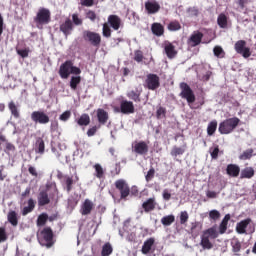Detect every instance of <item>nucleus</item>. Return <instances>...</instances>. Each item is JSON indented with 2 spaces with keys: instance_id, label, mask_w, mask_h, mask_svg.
Returning a JSON list of instances; mask_svg holds the SVG:
<instances>
[{
  "instance_id": "864d4df0",
  "label": "nucleus",
  "mask_w": 256,
  "mask_h": 256,
  "mask_svg": "<svg viewBox=\"0 0 256 256\" xmlns=\"http://www.w3.org/2000/svg\"><path fill=\"white\" fill-rule=\"evenodd\" d=\"M9 239V236L7 235V230L5 227H0V243H5Z\"/></svg>"
},
{
  "instance_id": "bb28decb",
  "label": "nucleus",
  "mask_w": 256,
  "mask_h": 256,
  "mask_svg": "<svg viewBox=\"0 0 256 256\" xmlns=\"http://www.w3.org/2000/svg\"><path fill=\"white\" fill-rule=\"evenodd\" d=\"M153 245H155V238L147 239L142 246L143 255L149 254L151 252V249L153 248Z\"/></svg>"
},
{
  "instance_id": "412c9836",
  "label": "nucleus",
  "mask_w": 256,
  "mask_h": 256,
  "mask_svg": "<svg viewBox=\"0 0 256 256\" xmlns=\"http://www.w3.org/2000/svg\"><path fill=\"white\" fill-rule=\"evenodd\" d=\"M156 207H157V202L155 201V197L148 198L142 204V208L144 209L145 213H151V211H155Z\"/></svg>"
},
{
  "instance_id": "e433bc0d",
  "label": "nucleus",
  "mask_w": 256,
  "mask_h": 256,
  "mask_svg": "<svg viewBox=\"0 0 256 256\" xmlns=\"http://www.w3.org/2000/svg\"><path fill=\"white\" fill-rule=\"evenodd\" d=\"M215 131H217V120H212L210 123H208L207 135L209 137H213V135H215Z\"/></svg>"
},
{
  "instance_id": "f257e3e1",
  "label": "nucleus",
  "mask_w": 256,
  "mask_h": 256,
  "mask_svg": "<svg viewBox=\"0 0 256 256\" xmlns=\"http://www.w3.org/2000/svg\"><path fill=\"white\" fill-rule=\"evenodd\" d=\"M239 123L241 120L238 117L228 118L219 124L218 131L221 135H229L239 127Z\"/></svg>"
},
{
  "instance_id": "5fc2aeb1",
  "label": "nucleus",
  "mask_w": 256,
  "mask_h": 256,
  "mask_svg": "<svg viewBox=\"0 0 256 256\" xmlns=\"http://www.w3.org/2000/svg\"><path fill=\"white\" fill-rule=\"evenodd\" d=\"M143 59H144L143 51L135 50L134 51V61H136V63H141V61H143Z\"/></svg>"
},
{
  "instance_id": "5701e85b",
  "label": "nucleus",
  "mask_w": 256,
  "mask_h": 256,
  "mask_svg": "<svg viewBox=\"0 0 256 256\" xmlns=\"http://www.w3.org/2000/svg\"><path fill=\"white\" fill-rule=\"evenodd\" d=\"M226 173L229 175V177H239L241 168L237 164H228L226 167Z\"/></svg>"
},
{
  "instance_id": "aec40b11",
  "label": "nucleus",
  "mask_w": 256,
  "mask_h": 256,
  "mask_svg": "<svg viewBox=\"0 0 256 256\" xmlns=\"http://www.w3.org/2000/svg\"><path fill=\"white\" fill-rule=\"evenodd\" d=\"M95 204L89 199H86L80 209L81 215H91V211H93Z\"/></svg>"
},
{
  "instance_id": "7c9ffc66",
  "label": "nucleus",
  "mask_w": 256,
  "mask_h": 256,
  "mask_svg": "<svg viewBox=\"0 0 256 256\" xmlns=\"http://www.w3.org/2000/svg\"><path fill=\"white\" fill-rule=\"evenodd\" d=\"M202 227L203 225H201V222H192L190 228L192 237H199V233L201 232Z\"/></svg>"
},
{
  "instance_id": "3c124183",
  "label": "nucleus",
  "mask_w": 256,
  "mask_h": 256,
  "mask_svg": "<svg viewBox=\"0 0 256 256\" xmlns=\"http://www.w3.org/2000/svg\"><path fill=\"white\" fill-rule=\"evenodd\" d=\"M102 35L103 37H106V38L111 37V27H109V24L107 23L103 24Z\"/></svg>"
},
{
  "instance_id": "79ce46f5",
  "label": "nucleus",
  "mask_w": 256,
  "mask_h": 256,
  "mask_svg": "<svg viewBox=\"0 0 256 256\" xmlns=\"http://www.w3.org/2000/svg\"><path fill=\"white\" fill-rule=\"evenodd\" d=\"M65 185H66V191L67 193H71L73 190V184L75 183V180H73V177L71 176H65L64 177Z\"/></svg>"
},
{
  "instance_id": "c9c22d12",
  "label": "nucleus",
  "mask_w": 256,
  "mask_h": 256,
  "mask_svg": "<svg viewBox=\"0 0 256 256\" xmlns=\"http://www.w3.org/2000/svg\"><path fill=\"white\" fill-rule=\"evenodd\" d=\"M161 223L164 227H170L175 223V215L170 214L161 218Z\"/></svg>"
},
{
  "instance_id": "69168bd1",
  "label": "nucleus",
  "mask_w": 256,
  "mask_h": 256,
  "mask_svg": "<svg viewBox=\"0 0 256 256\" xmlns=\"http://www.w3.org/2000/svg\"><path fill=\"white\" fill-rule=\"evenodd\" d=\"M28 173H30L32 177H39V173H37V168L33 166L28 167Z\"/></svg>"
},
{
  "instance_id": "20e7f679",
  "label": "nucleus",
  "mask_w": 256,
  "mask_h": 256,
  "mask_svg": "<svg viewBox=\"0 0 256 256\" xmlns=\"http://www.w3.org/2000/svg\"><path fill=\"white\" fill-rule=\"evenodd\" d=\"M34 23L38 29H43V25H49L51 23V11L47 8H39L34 17Z\"/></svg>"
},
{
  "instance_id": "393cba45",
  "label": "nucleus",
  "mask_w": 256,
  "mask_h": 256,
  "mask_svg": "<svg viewBox=\"0 0 256 256\" xmlns=\"http://www.w3.org/2000/svg\"><path fill=\"white\" fill-rule=\"evenodd\" d=\"M151 31L156 37H161L165 34V27L161 23L155 22L151 25Z\"/></svg>"
},
{
  "instance_id": "a19ab883",
  "label": "nucleus",
  "mask_w": 256,
  "mask_h": 256,
  "mask_svg": "<svg viewBox=\"0 0 256 256\" xmlns=\"http://www.w3.org/2000/svg\"><path fill=\"white\" fill-rule=\"evenodd\" d=\"M113 253V246H111V243H105L102 246L101 256H109Z\"/></svg>"
},
{
  "instance_id": "a211bd4d",
  "label": "nucleus",
  "mask_w": 256,
  "mask_h": 256,
  "mask_svg": "<svg viewBox=\"0 0 256 256\" xmlns=\"http://www.w3.org/2000/svg\"><path fill=\"white\" fill-rule=\"evenodd\" d=\"M252 221L251 218H246L238 222L236 224V232L239 233V235H245V233H247V227H249Z\"/></svg>"
},
{
  "instance_id": "0eeeda50",
  "label": "nucleus",
  "mask_w": 256,
  "mask_h": 256,
  "mask_svg": "<svg viewBox=\"0 0 256 256\" xmlns=\"http://www.w3.org/2000/svg\"><path fill=\"white\" fill-rule=\"evenodd\" d=\"M145 87L150 91H155L161 87V79L158 77L157 74H148L145 80Z\"/></svg>"
},
{
  "instance_id": "c03bdc74",
  "label": "nucleus",
  "mask_w": 256,
  "mask_h": 256,
  "mask_svg": "<svg viewBox=\"0 0 256 256\" xmlns=\"http://www.w3.org/2000/svg\"><path fill=\"white\" fill-rule=\"evenodd\" d=\"M217 23L221 29H225L227 27V16L225 14H220Z\"/></svg>"
},
{
  "instance_id": "680f3d73",
  "label": "nucleus",
  "mask_w": 256,
  "mask_h": 256,
  "mask_svg": "<svg viewBox=\"0 0 256 256\" xmlns=\"http://www.w3.org/2000/svg\"><path fill=\"white\" fill-rule=\"evenodd\" d=\"M82 7H93L95 0H81Z\"/></svg>"
},
{
  "instance_id": "8fccbe9b",
  "label": "nucleus",
  "mask_w": 256,
  "mask_h": 256,
  "mask_svg": "<svg viewBox=\"0 0 256 256\" xmlns=\"http://www.w3.org/2000/svg\"><path fill=\"white\" fill-rule=\"evenodd\" d=\"M72 23L73 26L76 25L77 27L83 25V19L79 18V14L74 13L72 14Z\"/></svg>"
},
{
  "instance_id": "6e6552de",
  "label": "nucleus",
  "mask_w": 256,
  "mask_h": 256,
  "mask_svg": "<svg viewBox=\"0 0 256 256\" xmlns=\"http://www.w3.org/2000/svg\"><path fill=\"white\" fill-rule=\"evenodd\" d=\"M234 49L238 55H242L244 59H249L251 48L247 47V42L245 40H238L234 45Z\"/></svg>"
},
{
  "instance_id": "ea45409f",
  "label": "nucleus",
  "mask_w": 256,
  "mask_h": 256,
  "mask_svg": "<svg viewBox=\"0 0 256 256\" xmlns=\"http://www.w3.org/2000/svg\"><path fill=\"white\" fill-rule=\"evenodd\" d=\"M93 167L95 169V177H97V179H103V177H105V170H103V166H101V164H95Z\"/></svg>"
},
{
  "instance_id": "6e6d98bb",
  "label": "nucleus",
  "mask_w": 256,
  "mask_h": 256,
  "mask_svg": "<svg viewBox=\"0 0 256 256\" xmlns=\"http://www.w3.org/2000/svg\"><path fill=\"white\" fill-rule=\"evenodd\" d=\"M209 218L212 220V221H217L218 219L221 218V213L218 211V210H211L209 212Z\"/></svg>"
},
{
  "instance_id": "cd10ccee",
  "label": "nucleus",
  "mask_w": 256,
  "mask_h": 256,
  "mask_svg": "<svg viewBox=\"0 0 256 256\" xmlns=\"http://www.w3.org/2000/svg\"><path fill=\"white\" fill-rule=\"evenodd\" d=\"M35 153L43 155L45 153V140L42 137H38L35 143Z\"/></svg>"
},
{
  "instance_id": "72a5a7b5",
  "label": "nucleus",
  "mask_w": 256,
  "mask_h": 256,
  "mask_svg": "<svg viewBox=\"0 0 256 256\" xmlns=\"http://www.w3.org/2000/svg\"><path fill=\"white\" fill-rule=\"evenodd\" d=\"M230 219H231V215L226 214L224 216V218L221 221L220 226H219L220 235H223V233H225L227 231V225H228Z\"/></svg>"
},
{
  "instance_id": "052dcab7",
  "label": "nucleus",
  "mask_w": 256,
  "mask_h": 256,
  "mask_svg": "<svg viewBox=\"0 0 256 256\" xmlns=\"http://www.w3.org/2000/svg\"><path fill=\"white\" fill-rule=\"evenodd\" d=\"M60 121H69L71 119V111L67 110L59 117Z\"/></svg>"
},
{
  "instance_id": "423d86ee",
  "label": "nucleus",
  "mask_w": 256,
  "mask_h": 256,
  "mask_svg": "<svg viewBox=\"0 0 256 256\" xmlns=\"http://www.w3.org/2000/svg\"><path fill=\"white\" fill-rule=\"evenodd\" d=\"M30 117L33 123H36V125H47V123L50 121L49 115H47L45 111L41 110L33 111Z\"/></svg>"
},
{
  "instance_id": "603ef678",
  "label": "nucleus",
  "mask_w": 256,
  "mask_h": 256,
  "mask_svg": "<svg viewBox=\"0 0 256 256\" xmlns=\"http://www.w3.org/2000/svg\"><path fill=\"white\" fill-rule=\"evenodd\" d=\"M187 221H189V213H187V211H182L180 213V225H186Z\"/></svg>"
},
{
  "instance_id": "4d7b16f0",
  "label": "nucleus",
  "mask_w": 256,
  "mask_h": 256,
  "mask_svg": "<svg viewBox=\"0 0 256 256\" xmlns=\"http://www.w3.org/2000/svg\"><path fill=\"white\" fill-rule=\"evenodd\" d=\"M168 29L169 31H179V29H181V24L177 21L170 22L168 24Z\"/></svg>"
},
{
  "instance_id": "4468645a",
  "label": "nucleus",
  "mask_w": 256,
  "mask_h": 256,
  "mask_svg": "<svg viewBox=\"0 0 256 256\" xmlns=\"http://www.w3.org/2000/svg\"><path fill=\"white\" fill-rule=\"evenodd\" d=\"M71 65L73 62L71 60H67L63 64H61L59 69V75L61 79H69V75H71Z\"/></svg>"
},
{
  "instance_id": "13d9d810",
  "label": "nucleus",
  "mask_w": 256,
  "mask_h": 256,
  "mask_svg": "<svg viewBox=\"0 0 256 256\" xmlns=\"http://www.w3.org/2000/svg\"><path fill=\"white\" fill-rule=\"evenodd\" d=\"M86 19H89L92 21V23H95V21H97V13H95L93 10H88L86 12Z\"/></svg>"
},
{
  "instance_id": "9d476101",
  "label": "nucleus",
  "mask_w": 256,
  "mask_h": 256,
  "mask_svg": "<svg viewBox=\"0 0 256 256\" xmlns=\"http://www.w3.org/2000/svg\"><path fill=\"white\" fill-rule=\"evenodd\" d=\"M115 187L118 191H120V198L127 199V196L130 195L131 189L129 188V184L123 179H118L115 181Z\"/></svg>"
},
{
  "instance_id": "ddd939ff",
  "label": "nucleus",
  "mask_w": 256,
  "mask_h": 256,
  "mask_svg": "<svg viewBox=\"0 0 256 256\" xmlns=\"http://www.w3.org/2000/svg\"><path fill=\"white\" fill-rule=\"evenodd\" d=\"M120 112L123 113V115H131L135 113V105L131 101L123 100L120 103Z\"/></svg>"
},
{
  "instance_id": "a878e982",
  "label": "nucleus",
  "mask_w": 256,
  "mask_h": 256,
  "mask_svg": "<svg viewBox=\"0 0 256 256\" xmlns=\"http://www.w3.org/2000/svg\"><path fill=\"white\" fill-rule=\"evenodd\" d=\"M8 109L14 119H21V112L19 111V107H17V104H15L14 101H10L8 103Z\"/></svg>"
},
{
  "instance_id": "de8ad7c7",
  "label": "nucleus",
  "mask_w": 256,
  "mask_h": 256,
  "mask_svg": "<svg viewBox=\"0 0 256 256\" xmlns=\"http://www.w3.org/2000/svg\"><path fill=\"white\" fill-rule=\"evenodd\" d=\"M167 115V109L163 106H160L156 111L157 119H165Z\"/></svg>"
},
{
  "instance_id": "f03ea898",
  "label": "nucleus",
  "mask_w": 256,
  "mask_h": 256,
  "mask_svg": "<svg viewBox=\"0 0 256 256\" xmlns=\"http://www.w3.org/2000/svg\"><path fill=\"white\" fill-rule=\"evenodd\" d=\"M219 237V232L216 227H210L203 231L201 235L200 245L205 250H210L213 247V243L209 239H217Z\"/></svg>"
},
{
  "instance_id": "39448f33",
  "label": "nucleus",
  "mask_w": 256,
  "mask_h": 256,
  "mask_svg": "<svg viewBox=\"0 0 256 256\" xmlns=\"http://www.w3.org/2000/svg\"><path fill=\"white\" fill-rule=\"evenodd\" d=\"M180 97L182 99H186L187 103L191 105V103H195V93L193 92V89H191V86L187 84L186 82L180 83Z\"/></svg>"
},
{
  "instance_id": "c85d7f7f",
  "label": "nucleus",
  "mask_w": 256,
  "mask_h": 256,
  "mask_svg": "<svg viewBox=\"0 0 256 256\" xmlns=\"http://www.w3.org/2000/svg\"><path fill=\"white\" fill-rule=\"evenodd\" d=\"M255 176V170L253 167H246L241 170L240 179H252Z\"/></svg>"
},
{
  "instance_id": "58836bf2",
  "label": "nucleus",
  "mask_w": 256,
  "mask_h": 256,
  "mask_svg": "<svg viewBox=\"0 0 256 256\" xmlns=\"http://www.w3.org/2000/svg\"><path fill=\"white\" fill-rule=\"evenodd\" d=\"M253 153H255V150H253L252 148H249V149L245 150L239 156L240 161H247V160L251 159V157H253Z\"/></svg>"
},
{
  "instance_id": "f704fd0d",
  "label": "nucleus",
  "mask_w": 256,
  "mask_h": 256,
  "mask_svg": "<svg viewBox=\"0 0 256 256\" xmlns=\"http://www.w3.org/2000/svg\"><path fill=\"white\" fill-rule=\"evenodd\" d=\"M8 221L12 224L13 227L19 225V219L17 218V212L11 210L7 215Z\"/></svg>"
},
{
  "instance_id": "e2e57ef3",
  "label": "nucleus",
  "mask_w": 256,
  "mask_h": 256,
  "mask_svg": "<svg viewBox=\"0 0 256 256\" xmlns=\"http://www.w3.org/2000/svg\"><path fill=\"white\" fill-rule=\"evenodd\" d=\"M17 53L22 57V59L29 57V50L27 49H19L17 50Z\"/></svg>"
},
{
  "instance_id": "bf43d9fd",
  "label": "nucleus",
  "mask_w": 256,
  "mask_h": 256,
  "mask_svg": "<svg viewBox=\"0 0 256 256\" xmlns=\"http://www.w3.org/2000/svg\"><path fill=\"white\" fill-rule=\"evenodd\" d=\"M153 177H155V168L152 167L147 172V174L145 176V180L147 181V183H149V181H151L153 179Z\"/></svg>"
},
{
  "instance_id": "338daca9",
  "label": "nucleus",
  "mask_w": 256,
  "mask_h": 256,
  "mask_svg": "<svg viewBox=\"0 0 256 256\" xmlns=\"http://www.w3.org/2000/svg\"><path fill=\"white\" fill-rule=\"evenodd\" d=\"M97 126H93L92 128H89L87 131L88 137H93L97 133Z\"/></svg>"
},
{
  "instance_id": "1a4fd4ad",
  "label": "nucleus",
  "mask_w": 256,
  "mask_h": 256,
  "mask_svg": "<svg viewBox=\"0 0 256 256\" xmlns=\"http://www.w3.org/2000/svg\"><path fill=\"white\" fill-rule=\"evenodd\" d=\"M84 41H88L93 47H99L101 45V35L96 32L85 30L83 32Z\"/></svg>"
},
{
  "instance_id": "a18cd8bd",
  "label": "nucleus",
  "mask_w": 256,
  "mask_h": 256,
  "mask_svg": "<svg viewBox=\"0 0 256 256\" xmlns=\"http://www.w3.org/2000/svg\"><path fill=\"white\" fill-rule=\"evenodd\" d=\"M231 247H232L233 253H235V255H239L237 253H239L241 251V247H242L241 241H239L237 239L232 241L231 242Z\"/></svg>"
},
{
  "instance_id": "49530a36",
  "label": "nucleus",
  "mask_w": 256,
  "mask_h": 256,
  "mask_svg": "<svg viewBox=\"0 0 256 256\" xmlns=\"http://www.w3.org/2000/svg\"><path fill=\"white\" fill-rule=\"evenodd\" d=\"M213 53L215 57H218V59H223V57H225V51L221 46H215L213 49Z\"/></svg>"
},
{
  "instance_id": "9b49d317",
  "label": "nucleus",
  "mask_w": 256,
  "mask_h": 256,
  "mask_svg": "<svg viewBox=\"0 0 256 256\" xmlns=\"http://www.w3.org/2000/svg\"><path fill=\"white\" fill-rule=\"evenodd\" d=\"M132 151L136 155H147L149 153V145L145 141L134 142L132 144Z\"/></svg>"
},
{
  "instance_id": "f8f14e48",
  "label": "nucleus",
  "mask_w": 256,
  "mask_h": 256,
  "mask_svg": "<svg viewBox=\"0 0 256 256\" xmlns=\"http://www.w3.org/2000/svg\"><path fill=\"white\" fill-rule=\"evenodd\" d=\"M73 21H71V18H66L65 21L60 24V31L63 33V35L67 38L71 33H73Z\"/></svg>"
},
{
  "instance_id": "2f4dec72",
  "label": "nucleus",
  "mask_w": 256,
  "mask_h": 256,
  "mask_svg": "<svg viewBox=\"0 0 256 256\" xmlns=\"http://www.w3.org/2000/svg\"><path fill=\"white\" fill-rule=\"evenodd\" d=\"M28 206H25L22 209V215L23 217H25L26 215H29V213H33L34 209H35V200H33V198H30L27 202Z\"/></svg>"
},
{
  "instance_id": "f3484780",
  "label": "nucleus",
  "mask_w": 256,
  "mask_h": 256,
  "mask_svg": "<svg viewBox=\"0 0 256 256\" xmlns=\"http://www.w3.org/2000/svg\"><path fill=\"white\" fill-rule=\"evenodd\" d=\"M145 9L149 15H155V13H159L161 5L155 0L147 1L145 2Z\"/></svg>"
},
{
  "instance_id": "4be33fe9",
  "label": "nucleus",
  "mask_w": 256,
  "mask_h": 256,
  "mask_svg": "<svg viewBox=\"0 0 256 256\" xmlns=\"http://www.w3.org/2000/svg\"><path fill=\"white\" fill-rule=\"evenodd\" d=\"M108 23L114 31H119L121 28V18L117 15H110L108 16Z\"/></svg>"
},
{
  "instance_id": "37998d69",
  "label": "nucleus",
  "mask_w": 256,
  "mask_h": 256,
  "mask_svg": "<svg viewBox=\"0 0 256 256\" xmlns=\"http://www.w3.org/2000/svg\"><path fill=\"white\" fill-rule=\"evenodd\" d=\"M81 83V76H72L70 80V88L72 91H77V85Z\"/></svg>"
},
{
  "instance_id": "6ab92c4d",
  "label": "nucleus",
  "mask_w": 256,
  "mask_h": 256,
  "mask_svg": "<svg viewBox=\"0 0 256 256\" xmlns=\"http://www.w3.org/2000/svg\"><path fill=\"white\" fill-rule=\"evenodd\" d=\"M96 117L100 125H106L109 121V112L103 108H99L96 111Z\"/></svg>"
},
{
  "instance_id": "7ed1b4c3",
  "label": "nucleus",
  "mask_w": 256,
  "mask_h": 256,
  "mask_svg": "<svg viewBox=\"0 0 256 256\" xmlns=\"http://www.w3.org/2000/svg\"><path fill=\"white\" fill-rule=\"evenodd\" d=\"M38 242L42 247H47V249H51L53 245H55V241H53V230L51 227H45L37 234Z\"/></svg>"
},
{
  "instance_id": "473e14b6",
  "label": "nucleus",
  "mask_w": 256,
  "mask_h": 256,
  "mask_svg": "<svg viewBox=\"0 0 256 256\" xmlns=\"http://www.w3.org/2000/svg\"><path fill=\"white\" fill-rule=\"evenodd\" d=\"M141 93L142 90H132L127 93V97L134 101L135 103H141Z\"/></svg>"
},
{
  "instance_id": "c756f323",
  "label": "nucleus",
  "mask_w": 256,
  "mask_h": 256,
  "mask_svg": "<svg viewBox=\"0 0 256 256\" xmlns=\"http://www.w3.org/2000/svg\"><path fill=\"white\" fill-rule=\"evenodd\" d=\"M76 123L80 127H87V125L91 123V117L89 116V114L84 113L76 120Z\"/></svg>"
},
{
  "instance_id": "b1692460",
  "label": "nucleus",
  "mask_w": 256,
  "mask_h": 256,
  "mask_svg": "<svg viewBox=\"0 0 256 256\" xmlns=\"http://www.w3.org/2000/svg\"><path fill=\"white\" fill-rule=\"evenodd\" d=\"M164 51L168 59H175L177 57V50L175 49V45L171 42H167L164 46Z\"/></svg>"
},
{
  "instance_id": "0e129e2a",
  "label": "nucleus",
  "mask_w": 256,
  "mask_h": 256,
  "mask_svg": "<svg viewBox=\"0 0 256 256\" xmlns=\"http://www.w3.org/2000/svg\"><path fill=\"white\" fill-rule=\"evenodd\" d=\"M70 73H72V75H81V68L73 66L72 64L70 68Z\"/></svg>"
},
{
  "instance_id": "2eb2a0df",
  "label": "nucleus",
  "mask_w": 256,
  "mask_h": 256,
  "mask_svg": "<svg viewBox=\"0 0 256 256\" xmlns=\"http://www.w3.org/2000/svg\"><path fill=\"white\" fill-rule=\"evenodd\" d=\"M201 41H203V32L194 31L188 39V45L197 47V45H201Z\"/></svg>"
},
{
  "instance_id": "774afa93",
  "label": "nucleus",
  "mask_w": 256,
  "mask_h": 256,
  "mask_svg": "<svg viewBox=\"0 0 256 256\" xmlns=\"http://www.w3.org/2000/svg\"><path fill=\"white\" fill-rule=\"evenodd\" d=\"M162 197H163L164 201H170L171 193H169V190L165 189L162 193Z\"/></svg>"
},
{
  "instance_id": "4c0bfd02",
  "label": "nucleus",
  "mask_w": 256,
  "mask_h": 256,
  "mask_svg": "<svg viewBox=\"0 0 256 256\" xmlns=\"http://www.w3.org/2000/svg\"><path fill=\"white\" fill-rule=\"evenodd\" d=\"M47 221H49V215L47 213H42L38 216L36 223L38 227H43L47 224Z\"/></svg>"
},
{
  "instance_id": "dca6fc26",
  "label": "nucleus",
  "mask_w": 256,
  "mask_h": 256,
  "mask_svg": "<svg viewBox=\"0 0 256 256\" xmlns=\"http://www.w3.org/2000/svg\"><path fill=\"white\" fill-rule=\"evenodd\" d=\"M37 199L39 207H45V205H49V203H51V198H49V191L47 189L41 190Z\"/></svg>"
},
{
  "instance_id": "09e8293b",
  "label": "nucleus",
  "mask_w": 256,
  "mask_h": 256,
  "mask_svg": "<svg viewBox=\"0 0 256 256\" xmlns=\"http://www.w3.org/2000/svg\"><path fill=\"white\" fill-rule=\"evenodd\" d=\"M183 153H185V149H183L181 147H177V146H174L170 152L172 157H177L178 155H183Z\"/></svg>"
}]
</instances>
